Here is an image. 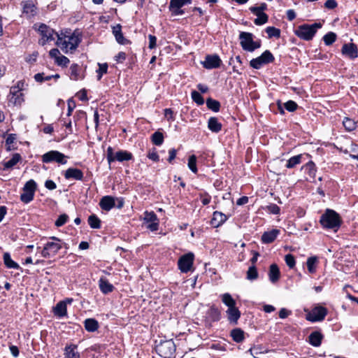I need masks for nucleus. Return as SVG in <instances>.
<instances>
[{
	"label": "nucleus",
	"instance_id": "obj_57",
	"mask_svg": "<svg viewBox=\"0 0 358 358\" xmlns=\"http://www.w3.org/2000/svg\"><path fill=\"white\" fill-rule=\"evenodd\" d=\"M285 108L289 112H293L297 108V104L293 101H288L285 103Z\"/></svg>",
	"mask_w": 358,
	"mask_h": 358
},
{
	"label": "nucleus",
	"instance_id": "obj_17",
	"mask_svg": "<svg viewBox=\"0 0 358 358\" xmlns=\"http://www.w3.org/2000/svg\"><path fill=\"white\" fill-rule=\"evenodd\" d=\"M279 233L280 230L276 229L265 231L262 236V241L264 243H271L275 241Z\"/></svg>",
	"mask_w": 358,
	"mask_h": 358
},
{
	"label": "nucleus",
	"instance_id": "obj_24",
	"mask_svg": "<svg viewBox=\"0 0 358 358\" xmlns=\"http://www.w3.org/2000/svg\"><path fill=\"white\" fill-rule=\"evenodd\" d=\"M208 127L211 131L217 133L222 129V124L218 122L217 118L212 117L208 120Z\"/></svg>",
	"mask_w": 358,
	"mask_h": 358
},
{
	"label": "nucleus",
	"instance_id": "obj_9",
	"mask_svg": "<svg viewBox=\"0 0 358 358\" xmlns=\"http://www.w3.org/2000/svg\"><path fill=\"white\" fill-rule=\"evenodd\" d=\"M327 315V310L322 306H317L314 308L310 313H309L306 319L310 322L322 321Z\"/></svg>",
	"mask_w": 358,
	"mask_h": 358
},
{
	"label": "nucleus",
	"instance_id": "obj_40",
	"mask_svg": "<svg viewBox=\"0 0 358 358\" xmlns=\"http://www.w3.org/2000/svg\"><path fill=\"white\" fill-rule=\"evenodd\" d=\"M206 106L209 109L212 110L214 112L219 111L220 108V102L211 98L207 99Z\"/></svg>",
	"mask_w": 358,
	"mask_h": 358
},
{
	"label": "nucleus",
	"instance_id": "obj_3",
	"mask_svg": "<svg viewBox=\"0 0 358 358\" xmlns=\"http://www.w3.org/2000/svg\"><path fill=\"white\" fill-rule=\"evenodd\" d=\"M80 42V39L78 36L72 34L71 36H64L62 37L60 35H57V45L59 46L66 52L68 50H74L78 47Z\"/></svg>",
	"mask_w": 358,
	"mask_h": 358
},
{
	"label": "nucleus",
	"instance_id": "obj_43",
	"mask_svg": "<svg viewBox=\"0 0 358 358\" xmlns=\"http://www.w3.org/2000/svg\"><path fill=\"white\" fill-rule=\"evenodd\" d=\"M336 39V34L331 31L327 33L323 37L324 42L327 45H331L334 42H335Z\"/></svg>",
	"mask_w": 358,
	"mask_h": 358
},
{
	"label": "nucleus",
	"instance_id": "obj_27",
	"mask_svg": "<svg viewBox=\"0 0 358 358\" xmlns=\"http://www.w3.org/2000/svg\"><path fill=\"white\" fill-rule=\"evenodd\" d=\"M3 262L6 266L8 268H15V269H20L21 268L20 266L17 263L12 260L10 255L8 252H5L3 254Z\"/></svg>",
	"mask_w": 358,
	"mask_h": 358
},
{
	"label": "nucleus",
	"instance_id": "obj_29",
	"mask_svg": "<svg viewBox=\"0 0 358 358\" xmlns=\"http://www.w3.org/2000/svg\"><path fill=\"white\" fill-rule=\"evenodd\" d=\"M77 345H71L65 348V358H80V354L76 351Z\"/></svg>",
	"mask_w": 358,
	"mask_h": 358
},
{
	"label": "nucleus",
	"instance_id": "obj_62",
	"mask_svg": "<svg viewBox=\"0 0 358 358\" xmlns=\"http://www.w3.org/2000/svg\"><path fill=\"white\" fill-rule=\"evenodd\" d=\"M337 5L338 3L336 0H327L324 3V7L328 9H334Z\"/></svg>",
	"mask_w": 358,
	"mask_h": 358
},
{
	"label": "nucleus",
	"instance_id": "obj_60",
	"mask_svg": "<svg viewBox=\"0 0 358 358\" xmlns=\"http://www.w3.org/2000/svg\"><path fill=\"white\" fill-rule=\"evenodd\" d=\"M267 209L271 213L275 215L279 214L280 210V208L276 204H271L268 206Z\"/></svg>",
	"mask_w": 358,
	"mask_h": 358
},
{
	"label": "nucleus",
	"instance_id": "obj_19",
	"mask_svg": "<svg viewBox=\"0 0 358 358\" xmlns=\"http://www.w3.org/2000/svg\"><path fill=\"white\" fill-rule=\"evenodd\" d=\"M280 276V272L278 266L275 264H273L270 266L268 271V278L272 283H275L278 281Z\"/></svg>",
	"mask_w": 358,
	"mask_h": 358
},
{
	"label": "nucleus",
	"instance_id": "obj_34",
	"mask_svg": "<svg viewBox=\"0 0 358 358\" xmlns=\"http://www.w3.org/2000/svg\"><path fill=\"white\" fill-rule=\"evenodd\" d=\"M302 157V155H298L291 157L289 160H287L285 166L287 169H292L295 167L297 164H299L301 162Z\"/></svg>",
	"mask_w": 358,
	"mask_h": 358
},
{
	"label": "nucleus",
	"instance_id": "obj_58",
	"mask_svg": "<svg viewBox=\"0 0 358 358\" xmlns=\"http://www.w3.org/2000/svg\"><path fill=\"white\" fill-rule=\"evenodd\" d=\"M69 59L64 56L61 55L57 58V60L56 61L57 64L59 66H66L69 63Z\"/></svg>",
	"mask_w": 358,
	"mask_h": 358
},
{
	"label": "nucleus",
	"instance_id": "obj_6",
	"mask_svg": "<svg viewBox=\"0 0 358 358\" xmlns=\"http://www.w3.org/2000/svg\"><path fill=\"white\" fill-rule=\"evenodd\" d=\"M67 156L57 150H51L42 155V162L43 163L57 162L61 164H66Z\"/></svg>",
	"mask_w": 358,
	"mask_h": 358
},
{
	"label": "nucleus",
	"instance_id": "obj_32",
	"mask_svg": "<svg viewBox=\"0 0 358 358\" xmlns=\"http://www.w3.org/2000/svg\"><path fill=\"white\" fill-rule=\"evenodd\" d=\"M207 315L211 321H218L220 319V311L215 306H212L208 310Z\"/></svg>",
	"mask_w": 358,
	"mask_h": 358
},
{
	"label": "nucleus",
	"instance_id": "obj_56",
	"mask_svg": "<svg viewBox=\"0 0 358 358\" xmlns=\"http://www.w3.org/2000/svg\"><path fill=\"white\" fill-rule=\"evenodd\" d=\"M99 70H98V73H99V75H98V80H100L102 77V75L103 73H107V70H108V64H99Z\"/></svg>",
	"mask_w": 358,
	"mask_h": 358
},
{
	"label": "nucleus",
	"instance_id": "obj_59",
	"mask_svg": "<svg viewBox=\"0 0 358 358\" xmlns=\"http://www.w3.org/2000/svg\"><path fill=\"white\" fill-rule=\"evenodd\" d=\"M267 9V5L265 3H262L259 6H252L250 8L251 12L263 11Z\"/></svg>",
	"mask_w": 358,
	"mask_h": 358
},
{
	"label": "nucleus",
	"instance_id": "obj_1",
	"mask_svg": "<svg viewBox=\"0 0 358 358\" xmlns=\"http://www.w3.org/2000/svg\"><path fill=\"white\" fill-rule=\"evenodd\" d=\"M320 222L324 228L338 229L341 226V220L339 215L336 211L327 209L321 216Z\"/></svg>",
	"mask_w": 358,
	"mask_h": 358
},
{
	"label": "nucleus",
	"instance_id": "obj_10",
	"mask_svg": "<svg viewBox=\"0 0 358 358\" xmlns=\"http://www.w3.org/2000/svg\"><path fill=\"white\" fill-rule=\"evenodd\" d=\"M194 262L193 253H187L182 255L178 260V267L183 273H187L191 270Z\"/></svg>",
	"mask_w": 358,
	"mask_h": 358
},
{
	"label": "nucleus",
	"instance_id": "obj_22",
	"mask_svg": "<svg viewBox=\"0 0 358 358\" xmlns=\"http://www.w3.org/2000/svg\"><path fill=\"white\" fill-rule=\"evenodd\" d=\"M113 34L115 36V39L117 41V43H119L120 44H126L127 42L128 41L123 36V34L122 32V27L120 24H117V25L113 27Z\"/></svg>",
	"mask_w": 358,
	"mask_h": 358
},
{
	"label": "nucleus",
	"instance_id": "obj_15",
	"mask_svg": "<svg viewBox=\"0 0 358 358\" xmlns=\"http://www.w3.org/2000/svg\"><path fill=\"white\" fill-rule=\"evenodd\" d=\"M64 176L66 180L74 179L76 180H82L83 179V173L77 168H69L64 173Z\"/></svg>",
	"mask_w": 358,
	"mask_h": 358
},
{
	"label": "nucleus",
	"instance_id": "obj_23",
	"mask_svg": "<svg viewBox=\"0 0 358 358\" xmlns=\"http://www.w3.org/2000/svg\"><path fill=\"white\" fill-rule=\"evenodd\" d=\"M322 334L319 331H313L308 336L309 343L315 347H318L321 345Z\"/></svg>",
	"mask_w": 358,
	"mask_h": 358
},
{
	"label": "nucleus",
	"instance_id": "obj_26",
	"mask_svg": "<svg viewBox=\"0 0 358 358\" xmlns=\"http://www.w3.org/2000/svg\"><path fill=\"white\" fill-rule=\"evenodd\" d=\"M257 17L254 20L256 25H262L268 22V16L263 11L252 12Z\"/></svg>",
	"mask_w": 358,
	"mask_h": 358
},
{
	"label": "nucleus",
	"instance_id": "obj_64",
	"mask_svg": "<svg viewBox=\"0 0 358 358\" xmlns=\"http://www.w3.org/2000/svg\"><path fill=\"white\" fill-rule=\"evenodd\" d=\"M45 187L50 190H53L56 189L57 185L53 180H48L45 182Z\"/></svg>",
	"mask_w": 358,
	"mask_h": 358
},
{
	"label": "nucleus",
	"instance_id": "obj_13",
	"mask_svg": "<svg viewBox=\"0 0 358 358\" xmlns=\"http://www.w3.org/2000/svg\"><path fill=\"white\" fill-rule=\"evenodd\" d=\"M239 39L242 48L244 50L251 52V47L253 44V34L249 32L242 31L240 33Z\"/></svg>",
	"mask_w": 358,
	"mask_h": 358
},
{
	"label": "nucleus",
	"instance_id": "obj_52",
	"mask_svg": "<svg viewBox=\"0 0 358 358\" xmlns=\"http://www.w3.org/2000/svg\"><path fill=\"white\" fill-rule=\"evenodd\" d=\"M306 168L308 170V175L310 177L314 179L316 173L315 164L313 162H309L306 164Z\"/></svg>",
	"mask_w": 358,
	"mask_h": 358
},
{
	"label": "nucleus",
	"instance_id": "obj_5",
	"mask_svg": "<svg viewBox=\"0 0 358 358\" xmlns=\"http://www.w3.org/2000/svg\"><path fill=\"white\" fill-rule=\"evenodd\" d=\"M156 351L163 358H171L176 351V345L172 340L165 341L157 345Z\"/></svg>",
	"mask_w": 358,
	"mask_h": 358
},
{
	"label": "nucleus",
	"instance_id": "obj_30",
	"mask_svg": "<svg viewBox=\"0 0 358 358\" xmlns=\"http://www.w3.org/2000/svg\"><path fill=\"white\" fill-rule=\"evenodd\" d=\"M54 313L59 317H64L66 314V304L65 301L59 302L54 308Z\"/></svg>",
	"mask_w": 358,
	"mask_h": 358
},
{
	"label": "nucleus",
	"instance_id": "obj_37",
	"mask_svg": "<svg viewBox=\"0 0 358 358\" xmlns=\"http://www.w3.org/2000/svg\"><path fill=\"white\" fill-rule=\"evenodd\" d=\"M88 224L92 229H99L101 227V220L94 214L88 217Z\"/></svg>",
	"mask_w": 358,
	"mask_h": 358
},
{
	"label": "nucleus",
	"instance_id": "obj_61",
	"mask_svg": "<svg viewBox=\"0 0 358 358\" xmlns=\"http://www.w3.org/2000/svg\"><path fill=\"white\" fill-rule=\"evenodd\" d=\"M20 82H18L17 86L11 87L9 96L14 95V94L19 95L20 94V91L21 89H20Z\"/></svg>",
	"mask_w": 358,
	"mask_h": 358
},
{
	"label": "nucleus",
	"instance_id": "obj_51",
	"mask_svg": "<svg viewBox=\"0 0 358 358\" xmlns=\"http://www.w3.org/2000/svg\"><path fill=\"white\" fill-rule=\"evenodd\" d=\"M192 99L194 102H196L198 105H203L204 103L203 98L202 96L197 91H192Z\"/></svg>",
	"mask_w": 358,
	"mask_h": 358
},
{
	"label": "nucleus",
	"instance_id": "obj_21",
	"mask_svg": "<svg viewBox=\"0 0 358 358\" xmlns=\"http://www.w3.org/2000/svg\"><path fill=\"white\" fill-rule=\"evenodd\" d=\"M99 286L102 293L106 294L112 292L114 287L110 284L107 279L105 278H101L99 280Z\"/></svg>",
	"mask_w": 358,
	"mask_h": 358
},
{
	"label": "nucleus",
	"instance_id": "obj_53",
	"mask_svg": "<svg viewBox=\"0 0 358 358\" xmlns=\"http://www.w3.org/2000/svg\"><path fill=\"white\" fill-rule=\"evenodd\" d=\"M285 261L287 264V265L290 268H292L295 266V259L294 257L291 254H287L285 257Z\"/></svg>",
	"mask_w": 358,
	"mask_h": 358
},
{
	"label": "nucleus",
	"instance_id": "obj_36",
	"mask_svg": "<svg viewBox=\"0 0 358 358\" xmlns=\"http://www.w3.org/2000/svg\"><path fill=\"white\" fill-rule=\"evenodd\" d=\"M151 140L155 145H161L164 142V135L159 131H155L152 135Z\"/></svg>",
	"mask_w": 358,
	"mask_h": 358
},
{
	"label": "nucleus",
	"instance_id": "obj_14",
	"mask_svg": "<svg viewBox=\"0 0 358 358\" xmlns=\"http://www.w3.org/2000/svg\"><path fill=\"white\" fill-rule=\"evenodd\" d=\"M341 52L343 55L354 59L358 57V48L353 43H345L342 46Z\"/></svg>",
	"mask_w": 358,
	"mask_h": 358
},
{
	"label": "nucleus",
	"instance_id": "obj_38",
	"mask_svg": "<svg viewBox=\"0 0 358 358\" xmlns=\"http://www.w3.org/2000/svg\"><path fill=\"white\" fill-rule=\"evenodd\" d=\"M317 262V258L316 257H310L307 259V267L309 273H313L316 271V264Z\"/></svg>",
	"mask_w": 358,
	"mask_h": 358
},
{
	"label": "nucleus",
	"instance_id": "obj_8",
	"mask_svg": "<svg viewBox=\"0 0 358 358\" xmlns=\"http://www.w3.org/2000/svg\"><path fill=\"white\" fill-rule=\"evenodd\" d=\"M38 31L41 36V38L38 41L39 44L41 45H44L48 41H54V35L57 37V35H59L52 28L45 24H40Z\"/></svg>",
	"mask_w": 358,
	"mask_h": 358
},
{
	"label": "nucleus",
	"instance_id": "obj_47",
	"mask_svg": "<svg viewBox=\"0 0 358 358\" xmlns=\"http://www.w3.org/2000/svg\"><path fill=\"white\" fill-rule=\"evenodd\" d=\"M188 167L194 173H197L196 167V157L195 155H191L188 159Z\"/></svg>",
	"mask_w": 358,
	"mask_h": 358
},
{
	"label": "nucleus",
	"instance_id": "obj_18",
	"mask_svg": "<svg viewBox=\"0 0 358 358\" xmlns=\"http://www.w3.org/2000/svg\"><path fill=\"white\" fill-rule=\"evenodd\" d=\"M99 206L103 210L108 211L115 206V200L110 196H105L101 199Z\"/></svg>",
	"mask_w": 358,
	"mask_h": 358
},
{
	"label": "nucleus",
	"instance_id": "obj_48",
	"mask_svg": "<svg viewBox=\"0 0 358 358\" xmlns=\"http://www.w3.org/2000/svg\"><path fill=\"white\" fill-rule=\"evenodd\" d=\"M22 94L20 93L19 95H11L9 96L8 101L9 103H12L13 105H20L22 102L23 101V99L22 97Z\"/></svg>",
	"mask_w": 358,
	"mask_h": 358
},
{
	"label": "nucleus",
	"instance_id": "obj_16",
	"mask_svg": "<svg viewBox=\"0 0 358 358\" xmlns=\"http://www.w3.org/2000/svg\"><path fill=\"white\" fill-rule=\"evenodd\" d=\"M227 220V216L219 211H215L213 214V217L210 224L213 227H219L223 224Z\"/></svg>",
	"mask_w": 358,
	"mask_h": 358
},
{
	"label": "nucleus",
	"instance_id": "obj_39",
	"mask_svg": "<svg viewBox=\"0 0 358 358\" xmlns=\"http://www.w3.org/2000/svg\"><path fill=\"white\" fill-rule=\"evenodd\" d=\"M222 302L228 306V308H232L236 306L235 300L231 297L229 293H225L222 296Z\"/></svg>",
	"mask_w": 358,
	"mask_h": 358
},
{
	"label": "nucleus",
	"instance_id": "obj_31",
	"mask_svg": "<svg viewBox=\"0 0 358 358\" xmlns=\"http://www.w3.org/2000/svg\"><path fill=\"white\" fill-rule=\"evenodd\" d=\"M22 157L20 154L15 153L13 155L12 158L8 162L3 163L4 169H9L13 168L21 160Z\"/></svg>",
	"mask_w": 358,
	"mask_h": 358
},
{
	"label": "nucleus",
	"instance_id": "obj_63",
	"mask_svg": "<svg viewBox=\"0 0 358 358\" xmlns=\"http://www.w3.org/2000/svg\"><path fill=\"white\" fill-rule=\"evenodd\" d=\"M115 59L118 63H122L126 59V54L124 52H120L115 57Z\"/></svg>",
	"mask_w": 358,
	"mask_h": 358
},
{
	"label": "nucleus",
	"instance_id": "obj_46",
	"mask_svg": "<svg viewBox=\"0 0 358 358\" xmlns=\"http://www.w3.org/2000/svg\"><path fill=\"white\" fill-rule=\"evenodd\" d=\"M34 194L29 192L23 191L20 195V200L24 203H29L34 199Z\"/></svg>",
	"mask_w": 358,
	"mask_h": 358
},
{
	"label": "nucleus",
	"instance_id": "obj_50",
	"mask_svg": "<svg viewBox=\"0 0 358 358\" xmlns=\"http://www.w3.org/2000/svg\"><path fill=\"white\" fill-rule=\"evenodd\" d=\"M157 217L154 212H148L146 211L144 213V221L147 223L153 222L157 221Z\"/></svg>",
	"mask_w": 358,
	"mask_h": 358
},
{
	"label": "nucleus",
	"instance_id": "obj_28",
	"mask_svg": "<svg viewBox=\"0 0 358 358\" xmlns=\"http://www.w3.org/2000/svg\"><path fill=\"white\" fill-rule=\"evenodd\" d=\"M36 6L31 1H27L24 3L23 13L28 15L29 17L34 16L36 14Z\"/></svg>",
	"mask_w": 358,
	"mask_h": 358
},
{
	"label": "nucleus",
	"instance_id": "obj_44",
	"mask_svg": "<svg viewBox=\"0 0 358 358\" xmlns=\"http://www.w3.org/2000/svg\"><path fill=\"white\" fill-rule=\"evenodd\" d=\"M258 278V273L256 267L252 265L249 267L247 271V279L250 280H256Z\"/></svg>",
	"mask_w": 358,
	"mask_h": 358
},
{
	"label": "nucleus",
	"instance_id": "obj_35",
	"mask_svg": "<svg viewBox=\"0 0 358 358\" xmlns=\"http://www.w3.org/2000/svg\"><path fill=\"white\" fill-rule=\"evenodd\" d=\"M231 336L236 343H240L244 339V332L241 329H233L231 332Z\"/></svg>",
	"mask_w": 358,
	"mask_h": 358
},
{
	"label": "nucleus",
	"instance_id": "obj_33",
	"mask_svg": "<svg viewBox=\"0 0 358 358\" xmlns=\"http://www.w3.org/2000/svg\"><path fill=\"white\" fill-rule=\"evenodd\" d=\"M191 3L192 0H171L169 9L173 10V8H181L183 6L190 4Z\"/></svg>",
	"mask_w": 358,
	"mask_h": 358
},
{
	"label": "nucleus",
	"instance_id": "obj_42",
	"mask_svg": "<svg viewBox=\"0 0 358 358\" xmlns=\"http://www.w3.org/2000/svg\"><path fill=\"white\" fill-rule=\"evenodd\" d=\"M266 32L267 33L268 38H280V30L274 27H266Z\"/></svg>",
	"mask_w": 358,
	"mask_h": 358
},
{
	"label": "nucleus",
	"instance_id": "obj_7",
	"mask_svg": "<svg viewBox=\"0 0 358 358\" xmlns=\"http://www.w3.org/2000/svg\"><path fill=\"white\" fill-rule=\"evenodd\" d=\"M275 58L269 50L264 51L259 57L252 59L250 65L255 69H259L263 65L271 63Z\"/></svg>",
	"mask_w": 358,
	"mask_h": 358
},
{
	"label": "nucleus",
	"instance_id": "obj_25",
	"mask_svg": "<svg viewBox=\"0 0 358 358\" xmlns=\"http://www.w3.org/2000/svg\"><path fill=\"white\" fill-rule=\"evenodd\" d=\"M84 326L87 331L94 332L98 329L99 323L95 319L88 318L84 321Z\"/></svg>",
	"mask_w": 358,
	"mask_h": 358
},
{
	"label": "nucleus",
	"instance_id": "obj_54",
	"mask_svg": "<svg viewBox=\"0 0 358 358\" xmlns=\"http://www.w3.org/2000/svg\"><path fill=\"white\" fill-rule=\"evenodd\" d=\"M52 78V76H45L43 73H38L34 76V79L36 82L42 83L43 81L50 80Z\"/></svg>",
	"mask_w": 358,
	"mask_h": 358
},
{
	"label": "nucleus",
	"instance_id": "obj_49",
	"mask_svg": "<svg viewBox=\"0 0 358 358\" xmlns=\"http://www.w3.org/2000/svg\"><path fill=\"white\" fill-rule=\"evenodd\" d=\"M80 69V67L78 64H72L70 67L71 70V78L77 80L79 79V73L78 71Z\"/></svg>",
	"mask_w": 358,
	"mask_h": 358
},
{
	"label": "nucleus",
	"instance_id": "obj_41",
	"mask_svg": "<svg viewBox=\"0 0 358 358\" xmlns=\"http://www.w3.org/2000/svg\"><path fill=\"white\" fill-rule=\"evenodd\" d=\"M343 124L348 131H352L356 128V122L354 121V120L349 117L344 118L343 120Z\"/></svg>",
	"mask_w": 358,
	"mask_h": 358
},
{
	"label": "nucleus",
	"instance_id": "obj_45",
	"mask_svg": "<svg viewBox=\"0 0 358 358\" xmlns=\"http://www.w3.org/2000/svg\"><path fill=\"white\" fill-rule=\"evenodd\" d=\"M36 189V183L34 180H29L27 181L23 187V191L32 192L33 194L35 193Z\"/></svg>",
	"mask_w": 358,
	"mask_h": 358
},
{
	"label": "nucleus",
	"instance_id": "obj_55",
	"mask_svg": "<svg viewBox=\"0 0 358 358\" xmlns=\"http://www.w3.org/2000/svg\"><path fill=\"white\" fill-rule=\"evenodd\" d=\"M68 215L66 214H62L59 215L58 219L55 222V225L57 227H62L63 226L68 220Z\"/></svg>",
	"mask_w": 358,
	"mask_h": 358
},
{
	"label": "nucleus",
	"instance_id": "obj_4",
	"mask_svg": "<svg viewBox=\"0 0 358 358\" xmlns=\"http://www.w3.org/2000/svg\"><path fill=\"white\" fill-rule=\"evenodd\" d=\"M132 154L127 150H119L114 152L111 147H108L107 149V160L109 164L114 161H118L120 162L129 161L132 159Z\"/></svg>",
	"mask_w": 358,
	"mask_h": 358
},
{
	"label": "nucleus",
	"instance_id": "obj_11",
	"mask_svg": "<svg viewBox=\"0 0 358 358\" xmlns=\"http://www.w3.org/2000/svg\"><path fill=\"white\" fill-rule=\"evenodd\" d=\"M222 60L217 55H208L205 57V60L201 62V64L206 69H217L220 66Z\"/></svg>",
	"mask_w": 358,
	"mask_h": 358
},
{
	"label": "nucleus",
	"instance_id": "obj_12",
	"mask_svg": "<svg viewBox=\"0 0 358 358\" xmlns=\"http://www.w3.org/2000/svg\"><path fill=\"white\" fill-rule=\"evenodd\" d=\"M62 248V245L55 242H48L42 252L41 255L43 257H50L55 255Z\"/></svg>",
	"mask_w": 358,
	"mask_h": 358
},
{
	"label": "nucleus",
	"instance_id": "obj_20",
	"mask_svg": "<svg viewBox=\"0 0 358 358\" xmlns=\"http://www.w3.org/2000/svg\"><path fill=\"white\" fill-rule=\"evenodd\" d=\"M227 314L228 316V320L230 322L237 324V322L241 317V312L236 307V306L228 308L227 310Z\"/></svg>",
	"mask_w": 358,
	"mask_h": 358
},
{
	"label": "nucleus",
	"instance_id": "obj_2",
	"mask_svg": "<svg viewBox=\"0 0 358 358\" xmlns=\"http://www.w3.org/2000/svg\"><path fill=\"white\" fill-rule=\"evenodd\" d=\"M321 27V23H314L313 24H304L299 26V27L294 31V33L300 38L306 41H310L313 38L317 30Z\"/></svg>",
	"mask_w": 358,
	"mask_h": 358
}]
</instances>
